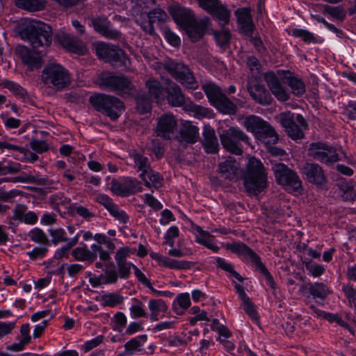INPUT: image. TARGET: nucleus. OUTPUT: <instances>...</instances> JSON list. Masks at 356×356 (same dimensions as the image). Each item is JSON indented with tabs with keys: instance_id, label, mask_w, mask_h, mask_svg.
Segmentation results:
<instances>
[{
	"instance_id": "obj_49",
	"label": "nucleus",
	"mask_w": 356,
	"mask_h": 356,
	"mask_svg": "<svg viewBox=\"0 0 356 356\" xmlns=\"http://www.w3.org/2000/svg\"><path fill=\"white\" fill-rule=\"evenodd\" d=\"M134 304L130 307V314L132 318L147 317V313L141 301L137 298H133Z\"/></svg>"
},
{
	"instance_id": "obj_15",
	"label": "nucleus",
	"mask_w": 356,
	"mask_h": 356,
	"mask_svg": "<svg viewBox=\"0 0 356 356\" xmlns=\"http://www.w3.org/2000/svg\"><path fill=\"white\" fill-rule=\"evenodd\" d=\"M177 127V121L172 113H165L157 118L154 132L163 140L171 139Z\"/></svg>"
},
{
	"instance_id": "obj_52",
	"label": "nucleus",
	"mask_w": 356,
	"mask_h": 356,
	"mask_svg": "<svg viewBox=\"0 0 356 356\" xmlns=\"http://www.w3.org/2000/svg\"><path fill=\"white\" fill-rule=\"evenodd\" d=\"M134 160L135 163V167L136 168L138 171H140V174H145L147 170H150V165L149 163V160L147 157L140 154H134Z\"/></svg>"
},
{
	"instance_id": "obj_2",
	"label": "nucleus",
	"mask_w": 356,
	"mask_h": 356,
	"mask_svg": "<svg viewBox=\"0 0 356 356\" xmlns=\"http://www.w3.org/2000/svg\"><path fill=\"white\" fill-rule=\"evenodd\" d=\"M19 34L22 39L29 42L35 49L48 47L51 44V28L41 21L31 22L21 29Z\"/></svg>"
},
{
	"instance_id": "obj_54",
	"label": "nucleus",
	"mask_w": 356,
	"mask_h": 356,
	"mask_svg": "<svg viewBox=\"0 0 356 356\" xmlns=\"http://www.w3.org/2000/svg\"><path fill=\"white\" fill-rule=\"evenodd\" d=\"M216 265L218 268L222 269L223 270L229 273L233 277H234L236 280L240 282H243V278L234 270L232 264L227 263L225 259L220 257H218L216 259Z\"/></svg>"
},
{
	"instance_id": "obj_46",
	"label": "nucleus",
	"mask_w": 356,
	"mask_h": 356,
	"mask_svg": "<svg viewBox=\"0 0 356 356\" xmlns=\"http://www.w3.org/2000/svg\"><path fill=\"white\" fill-rule=\"evenodd\" d=\"M30 239L37 243L44 245H49V239L46 234L40 228H33L29 233Z\"/></svg>"
},
{
	"instance_id": "obj_21",
	"label": "nucleus",
	"mask_w": 356,
	"mask_h": 356,
	"mask_svg": "<svg viewBox=\"0 0 356 356\" xmlns=\"http://www.w3.org/2000/svg\"><path fill=\"white\" fill-rule=\"evenodd\" d=\"M218 172L222 177L236 181L240 175V165L235 159L229 157L218 164Z\"/></svg>"
},
{
	"instance_id": "obj_53",
	"label": "nucleus",
	"mask_w": 356,
	"mask_h": 356,
	"mask_svg": "<svg viewBox=\"0 0 356 356\" xmlns=\"http://www.w3.org/2000/svg\"><path fill=\"white\" fill-rule=\"evenodd\" d=\"M147 17L154 24L156 22H165L168 19L167 13L160 8L151 10L147 13Z\"/></svg>"
},
{
	"instance_id": "obj_8",
	"label": "nucleus",
	"mask_w": 356,
	"mask_h": 356,
	"mask_svg": "<svg viewBox=\"0 0 356 356\" xmlns=\"http://www.w3.org/2000/svg\"><path fill=\"white\" fill-rule=\"evenodd\" d=\"M202 89L210 104L220 112L225 114H233L236 111V106L216 84L211 82L206 83L202 85Z\"/></svg>"
},
{
	"instance_id": "obj_11",
	"label": "nucleus",
	"mask_w": 356,
	"mask_h": 356,
	"mask_svg": "<svg viewBox=\"0 0 356 356\" xmlns=\"http://www.w3.org/2000/svg\"><path fill=\"white\" fill-rule=\"evenodd\" d=\"M280 120L281 124L290 138L294 140L303 138L302 129H307L308 124L302 115L298 114L296 117V120L299 125L296 124L293 113L291 112L282 113L280 115Z\"/></svg>"
},
{
	"instance_id": "obj_51",
	"label": "nucleus",
	"mask_w": 356,
	"mask_h": 356,
	"mask_svg": "<svg viewBox=\"0 0 356 356\" xmlns=\"http://www.w3.org/2000/svg\"><path fill=\"white\" fill-rule=\"evenodd\" d=\"M113 46L104 42H98L94 44L95 52L99 59H103L106 61Z\"/></svg>"
},
{
	"instance_id": "obj_38",
	"label": "nucleus",
	"mask_w": 356,
	"mask_h": 356,
	"mask_svg": "<svg viewBox=\"0 0 356 356\" xmlns=\"http://www.w3.org/2000/svg\"><path fill=\"white\" fill-rule=\"evenodd\" d=\"M17 7L30 12L40 11L45 8L46 0H15Z\"/></svg>"
},
{
	"instance_id": "obj_42",
	"label": "nucleus",
	"mask_w": 356,
	"mask_h": 356,
	"mask_svg": "<svg viewBox=\"0 0 356 356\" xmlns=\"http://www.w3.org/2000/svg\"><path fill=\"white\" fill-rule=\"evenodd\" d=\"M136 110L140 114L149 113L152 111V101L145 94H138L136 97Z\"/></svg>"
},
{
	"instance_id": "obj_28",
	"label": "nucleus",
	"mask_w": 356,
	"mask_h": 356,
	"mask_svg": "<svg viewBox=\"0 0 356 356\" xmlns=\"http://www.w3.org/2000/svg\"><path fill=\"white\" fill-rule=\"evenodd\" d=\"M234 13L241 31L247 35L251 33L254 25L251 18L250 10L248 8H238Z\"/></svg>"
},
{
	"instance_id": "obj_3",
	"label": "nucleus",
	"mask_w": 356,
	"mask_h": 356,
	"mask_svg": "<svg viewBox=\"0 0 356 356\" xmlns=\"http://www.w3.org/2000/svg\"><path fill=\"white\" fill-rule=\"evenodd\" d=\"M93 83L101 88L115 92L122 96L131 94L134 89L132 82L128 77L107 71L99 73L93 79Z\"/></svg>"
},
{
	"instance_id": "obj_60",
	"label": "nucleus",
	"mask_w": 356,
	"mask_h": 356,
	"mask_svg": "<svg viewBox=\"0 0 356 356\" xmlns=\"http://www.w3.org/2000/svg\"><path fill=\"white\" fill-rule=\"evenodd\" d=\"M134 274L137 278V280L143 284L144 286L147 287L149 290H151L153 293H159L152 286L150 280L147 279L145 275L141 272V270L136 266H134Z\"/></svg>"
},
{
	"instance_id": "obj_32",
	"label": "nucleus",
	"mask_w": 356,
	"mask_h": 356,
	"mask_svg": "<svg viewBox=\"0 0 356 356\" xmlns=\"http://www.w3.org/2000/svg\"><path fill=\"white\" fill-rule=\"evenodd\" d=\"M197 234L195 241L197 243L207 247L214 252L219 250V247L213 242V236L209 232L204 231L200 227L197 226L195 228Z\"/></svg>"
},
{
	"instance_id": "obj_7",
	"label": "nucleus",
	"mask_w": 356,
	"mask_h": 356,
	"mask_svg": "<svg viewBox=\"0 0 356 356\" xmlns=\"http://www.w3.org/2000/svg\"><path fill=\"white\" fill-rule=\"evenodd\" d=\"M227 248L234 253L243 255L245 258L254 265L257 270H259L266 278V284L273 290L276 288V284L268 270L262 263L260 257L251 248L241 242H235L227 245Z\"/></svg>"
},
{
	"instance_id": "obj_4",
	"label": "nucleus",
	"mask_w": 356,
	"mask_h": 356,
	"mask_svg": "<svg viewBox=\"0 0 356 356\" xmlns=\"http://www.w3.org/2000/svg\"><path fill=\"white\" fill-rule=\"evenodd\" d=\"M41 80L45 86L58 91L68 87L71 82L69 72L58 63L47 65L42 70Z\"/></svg>"
},
{
	"instance_id": "obj_20",
	"label": "nucleus",
	"mask_w": 356,
	"mask_h": 356,
	"mask_svg": "<svg viewBox=\"0 0 356 356\" xmlns=\"http://www.w3.org/2000/svg\"><path fill=\"white\" fill-rule=\"evenodd\" d=\"M271 92L280 102H285L289 99V93L284 88L277 76L272 72H268L264 76Z\"/></svg>"
},
{
	"instance_id": "obj_40",
	"label": "nucleus",
	"mask_w": 356,
	"mask_h": 356,
	"mask_svg": "<svg viewBox=\"0 0 356 356\" xmlns=\"http://www.w3.org/2000/svg\"><path fill=\"white\" fill-rule=\"evenodd\" d=\"M210 14L218 21L220 26H224L229 22L230 11L222 3H220Z\"/></svg>"
},
{
	"instance_id": "obj_59",
	"label": "nucleus",
	"mask_w": 356,
	"mask_h": 356,
	"mask_svg": "<svg viewBox=\"0 0 356 356\" xmlns=\"http://www.w3.org/2000/svg\"><path fill=\"white\" fill-rule=\"evenodd\" d=\"M342 290L347 298L349 305L356 311V289L352 285H343Z\"/></svg>"
},
{
	"instance_id": "obj_63",
	"label": "nucleus",
	"mask_w": 356,
	"mask_h": 356,
	"mask_svg": "<svg viewBox=\"0 0 356 356\" xmlns=\"http://www.w3.org/2000/svg\"><path fill=\"white\" fill-rule=\"evenodd\" d=\"M179 236V229L176 226L170 227L164 236V243L170 245V247L174 246V238Z\"/></svg>"
},
{
	"instance_id": "obj_29",
	"label": "nucleus",
	"mask_w": 356,
	"mask_h": 356,
	"mask_svg": "<svg viewBox=\"0 0 356 356\" xmlns=\"http://www.w3.org/2000/svg\"><path fill=\"white\" fill-rule=\"evenodd\" d=\"M203 146L207 153L215 154L219 148V143L215 131L210 127H204L203 131Z\"/></svg>"
},
{
	"instance_id": "obj_41",
	"label": "nucleus",
	"mask_w": 356,
	"mask_h": 356,
	"mask_svg": "<svg viewBox=\"0 0 356 356\" xmlns=\"http://www.w3.org/2000/svg\"><path fill=\"white\" fill-rule=\"evenodd\" d=\"M191 305L190 296L188 293L179 294L173 302V309L176 314L181 315Z\"/></svg>"
},
{
	"instance_id": "obj_31",
	"label": "nucleus",
	"mask_w": 356,
	"mask_h": 356,
	"mask_svg": "<svg viewBox=\"0 0 356 356\" xmlns=\"http://www.w3.org/2000/svg\"><path fill=\"white\" fill-rule=\"evenodd\" d=\"M93 26L95 30L99 33L106 38L111 40H117L121 37V33L113 29L110 22L106 20H95L93 21Z\"/></svg>"
},
{
	"instance_id": "obj_17",
	"label": "nucleus",
	"mask_w": 356,
	"mask_h": 356,
	"mask_svg": "<svg viewBox=\"0 0 356 356\" xmlns=\"http://www.w3.org/2000/svg\"><path fill=\"white\" fill-rule=\"evenodd\" d=\"M301 171L306 179L312 184L322 186L326 181L323 168L316 163H306L302 165Z\"/></svg>"
},
{
	"instance_id": "obj_33",
	"label": "nucleus",
	"mask_w": 356,
	"mask_h": 356,
	"mask_svg": "<svg viewBox=\"0 0 356 356\" xmlns=\"http://www.w3.org/2000/svg\"><path fill=\"white\" fill-rule=\"evenodd\" d=\"M106 62L116 67H127L129 58L123 49L114 45Z\"/></svg>"
},
{
	"instance_id": "obj_6",
	"label": "nucleus",
	"mask_w": 356,
	"mask_h": 356,
	"mask_svg": "<svg viewBox=\"0 0 356 356\" xmlns=\"http://www.w3.org/2000/svg\"><path fill=\"white\" fill-rule=\"evenodd\" d=\"M90 104L112 120H116L124 111V103L118 98L104 94H96L90 97Z\"/></svg>"
},
{
	"instance_id": "obj_10",
	"label": "nucleus",
	"mask_w": 356,
	"mask_h": 356,
	"mask_svg": "<svg viewBox=\"0 0 356 356\" xmlns=\"http://www.w3.org/2000/svg\"><path fill=\"white\" fill-rule=\"evenodd\" d=\"M163 68L172 78L184 85L186 88L195 89L198 85L193 72L188 67L181 62L168 59L163 63Z\"/></svg>"
},
{
	"instance_id": "obj_23",
	"label": "nucleus",
	"mask_w": 356,
	"mask_h": 356,
	"mask_svg": "<svg viewBox=\"0 0 356 356\" xmlns=\"http://www.w3.org/2000/svg\"><path fill=\"white\" fill-rule=\"evenodd\" d=\"M166 100L174 107H181L185 102V95L181 88L175 82L170 81L165 88Z\"/></svg>"
},
{
	"instance_id": "obj_26",
	"label": "nucleus",
	"mask_w": 356,
	"mask_h": 356,
	"mask_svg": "<svg viewBox=\"0 0 356 356\" xmlns=\"http://www.w3.org/2000/svg\"><path fill=\"white\" fill-rule=\"evenodd\" d=\"M18 52L23 63L27 65L30 70L33 71L41 67L42 59L38 54L25 47L19 49Z\"/></svg>"
},
{
	"instance_id": "obj_35",
	"label": "nucleus",
	"mask_w": 356,
	"mask_h": 356,
	"mask_svg": "<svg viewBox=\"0 0 356 356\" xmlns=\"http://www.w3.org/2000/svg\"><path fill=\"white\" fill-rule=\"evenodd\" d=\"M256 138L268 146L277 143L279 140V136L276 131L268 122L256 136Z\"/></svg>"
},
{
	"instance_id": "obj_62",
	"label": "nucleus",
	"mask_w": 356,
	"mask_h": 356,
	"mask_svg": "<svg viewBox=\"0 0 356 356\" xmlns=\"http://www.w3.org/2000/svg\"><path fill=\"white\" fill-rule=\"evenodd\" d=\"M109 213L118 221L127 223L129 219V216L115 204L108 211Z\"/></svg>"
},
{
	"instance_id": "obj_34",
	"label": "nucleus",
	"mask_w": 356,
	"mask_h": 356,
	"mask_svg": "<svg viewBox=\"0 0 356 356\" xmlns=\"http://www.w3.org/2000/svg\"><path fill=\"white\" fill-rule=\"evenodd\" d=\"M148 307L150 311V319L152 321H157L168 310V306L162 299H150L148 302Z\"/></svg>"
},
{
	"instance_id": "obj_37",
	"label": "nucleus",
	"mask_w": 356,
	"mask_h": 356,
	"mask_svg": "<svg viewBox=\"0 0 356 356\" xmlns=\"http://www.w3.org/2000/svg\"><path fill=\"white\" fill-rule=\"evenodd\" d=\"M308 290L313 298H319L325 300L330 294L332 290L323 282H315L308 284Z\"/></svg>"
},
{
	"instance_id": "obj_47",
	"label": "nucleus",
	"mask_w": 356,
	"mask_h": 356,
	"mask_svg": "<svg viewBox=\"0 0 356 356\" xmlns=\"http://www.w3.org/2000/svg\"><path fill=\"white\" fill-rule=\"evenodd\" d=\"M2 86L5 88L13 92L17 97L19 98L24 99L27 96V92L26 90L14 81L10 80H4L2 82Z\"/></svg>"
},
{
	"instance_id": "obj_18",
	"label": "nucleus",
	"mask_w": 356,
	"mask_h": 356,
	"mask_svg": "<svg viewBox=\"0 0 356 356\" xmlns=\"http://www.w3.org/2000/svg\"><path fill=\"white\" fill-rule=\"evenodd\" d=\"M168 12L177 25L184 28L195 17L191 9L175 3L169 6Z\"/></svg>"
},
{
	"instance_id": "obj_13",
	"label": "nucleus",
	"mask_w": 356,
	"mask_h": 356,
	"mask_svg": "<svg viewBox=\"0 0 356 356\" xmlns=\"http://www.w3.org/2000/svg\"><path fill=\"white\" fill-rule=\"evenodd\" d=\"M111 191L120 197H127L143 190L142 184L136 178L124 177L121 181L113 179L111 182Z\"/></svg>"
},
{
	"instance_id": "obj_50",
	"label": "nucleus",
	"mask_w": 356,
	"mask_h": 356,
	"mask_svg": "<svg viewBox=\"0 0 356 356\" xmlns=\"http://www.w3.org/2000/svg\"><path fill=\"white\" fill-rule=\"evenodd\" d=\"M323 13L330 15L332 17L339 21H343L346 16L345 10L341 6L325 5L323 8Z\"/></svg>"
},
{
	"instance_id": "obj_5",
	"label": "nucleus",
	"mask_w": 356,
	"mask_h": 356,
	"mask_svg": "<svg viewBox=\"0 0 356 356\" xmlns=\"http://www.w3.org/2000/svg\"><path fill=\"white\" fill-rule=\"evenodd\" d=\"M118 270L115 268L113 263H111V268H109L108 266L104 273L99 275L95 276L93 278L90 277V284L93 286H97L102 284H113L117 283L119 278L127 280L130 277L131 273V268L134 269V264L131 262L125 263H116Z\"/></svg>"
},
{
	"instance_id": "obj_57",
	"label": "nucleus",
	"mask_w": 356,
	"mask_h": 356,
	"mask_svg": "<svg viewBox=\"0 0 356 356\" xmlns=\"http://www.w3.org/2000/svg\"><path fill=\"white\" fill-rule=\"evenodd\" d=\"M292 35L296 38H300L306 43H316V38L314 34L307 30L296 29L292 31Z\"/></svg>"
},
{
	"instance_id": "obj_30",
	"label": "nucleus",
	"mask_w": 356,
	"mask_h": 356,
	"mask_svg": "<svg viewBox=\"0 0 356 356\" xmlns=\"http://www.w3.org/2000/svg\"><path fill=\"white\" fill-rule=\"evenodd\" d=\"M145 87L148 90V95L153 98L158 104L164 101L165 88L161 86V83L154 78H149L145 82Z\"/></svg>"
},
{
	"instance_id": "obj_22",
	"label": "nucleus",
	"mask_w": 356,
	"mask_h": 356,
	"mask_svg": "<svg viewBox=\"0 0 356 356\" xmlns=\"http://www.w3.org/2000/svg\"><path fill=\"white\" fill-rule=\"evenodd\" d=\"M58 40L63 47L69 51L83 54L86 51V46L83 42L70 34L60 33L58 35Z\"/></svg>"
},
{
	"instance_id": "obj_61",
	"label": "nucleus",
	"mask_w": 356,
	"mask_h": 356,
	"mask_svg": "<svg viewBox=\"0 0 356 356\" xmlns=\"http://www.w3.org/2000/svg\"><path fill=\"white\" fill-rule=\"evenodd\" d=\"M48 252L47 245H41L34 248L31 251L27 252V255L32 260L42 259L45 257Z\"/></svg>"
},
{
	"instance_id": "obj_58",
	"label": "nucleus",
	"mask_w": 356,
	"mask_h": 356,
	"mask_svg": "<svg viewBox=\"0 0 356 356\" xmlns=\"http://www.w3.org/2000/svg\"><path fill=\"white\" fill-rule=\"evenodd\" d=\"M242 301V307L245 313L254 321H257L259 319L258 314L255 309L254 304L252 302L249 297L245 298V299L241 300Z\"/></svg>"
},
{
	"instance_id": "obj_25",
	"label": "nucleus",
	"mask_w": 356,
	"mask_h": 356,
	"mask_svg": "<svg viewBox=\"0 0 356 356\" xmlns=\"http://www.w3.org/2000/svg\"><path fill=\"white\" fill-rule=\"evenodd\" d=\"M147 341L146 334H141L131 339L125 343L124 351L120 356H131L136 353L144 351V345Z\"/></svg>"
},
{
	"instance_id": "obj_44",
	"label": "nucleus",
	"mask_w": 356,
	"mask_h": 356,
	"mask_svg": "<svg viewBox=\"0 0 356 356\" xmlns=\"http://www.w3.org/2000/svg\"><path fill=\"white\" fill-rule=\"evenodd\" d=\"M21 165L11 161H0V176H5L8 174H15L19 172Z\"/></svg>"
},
{
	"instance_id": "obj_36",
	"label": "nucleus",
	"mask_w": 356,
	"mask_h": 356,
	"mask_svg": "<svg viewBox=\"0 0 356 356\" xmlns=\"http://www.w3.org/2000/svg\"><path fill=\"white\" fill-rule=\"evenodd\" d=\"M140 177L143 180L145 186L155 189L161 188L163 184V177L153 170H147L145 174H140Z\"/></svg>"
},
{
	"instance_id": "obj_14",
	"label": "nucleus",
	"mask_w": 356,
	"mask_h": 356,
	"mask_svg": "<svg viewBox=\"0 0 356 356\" xmlns=\"http://www.w3.org/2000/svg\"><path fill=\"white\" fill-rule=\"evenodd\" d=\"M309 155L314 159L326 164L337 162L339 159L336 149L323 143L311 144Z\"/></svg>"
},
{
	"instance_id": "obj_19",
	"label": "nucleus",
	"mask_w": 356,
	"mask_h": 356,
	"mask_svg": "<svg viewBox=\"0 0 356 356\" xmlns=\"http://www.w3.org/2000/svg\"><path fill=\"white\" fill-rule=\"evenodd\" d=\"M248 91L252 98L261 105H270L273 98L265 86L257 81H251L248 83Z\"/></svg>"
},
{
	"instance_id": "obj_12",
	"label": "nucleus",
	"mask_w": 356,
	"mask_h": 356,
	"mask_svg": "<svg viewBox=\"0 0 356 356\" xmlns=\"http://www.w3.org/2000/svg\"><path fill=\"white\" fill-rule=\"evenodd\" d=\"M273 171L277 182L285 186L292 191H299L302 188V181L296 172L283 163L273 165Z\"/></svg>"
},
{
	"instance_id": "obj_9",
	"label": "nucleus",
	"mask_w": 356,
	"mask_h": 356,
	"mask_svg": "<svg viewBox=\"0 0 356 356\" xmlns=\"http://www.w3.org/2000/svg\"><path fill=\"white\" fill-rule=\"evenodd\" d=\"M221 144L227 152L235 155H242V143L250 145V138L238 127H231L220 135Z\"/></svg>"
},
{
	"instance_id": "obj_43",
	"label": "nucleus",
	"mask_w": 356,
	"mask_h": 356,
	"mask_svg": "<svg viewBox=\"0 0 356 356\" xmlns=\"http://www.w3.org/2000/svg\"><path fill=\"white\" fill-rule=\"evenodd\" d=\"M286 82L293 95L301 96L305 92V85L301 79L296 76H289L286 78Z\"/></svg>"
},
{
	"instance_id": "obj_48",
	"label": "nucleus",
	"mask_w": 356,
	"mask_h": 356,
	"mask_svg": "<svg viewBox=\"0 0 356 356\" xmlns=\"http://www.w3.org/2000/svg\"><path fill=\"white\" fill-rule=\"evenodd\" d=\"M214 39L220 47H222L229 43L231 33L227 29H222L220 31H213Z\"/></svg>"
},
{
	"instance_id": "obj_45",
	"label": "nucleus",
	"mask_w": 356,
	"mask_h": 356,
	"mask_svg": "<svg viewBox=\"0 0 356 356\" xmlns=\"http://www.w3.org/2000/svg\"><path fill=\"white\" fill-rule=\"evenodd\" d=\"M79 237V234H76L74 238L70 239L66 245H63L61 248L56 251L54 257L57 259H60L64 257L67 258L72 248L78 243Z\"/></svg>"
},
{
	"instance_id": "obj_39",
	"label": "nucleus",
	"mask_w": 356,
	"mask_h": 356,
	"mask_svg": "<svg viewBox=\"0 0 356 356\" xmlns=\"http://www.w3.org/2000/svg\"><path fill=\"white\" fill-rule=\"evenodd\" d=\"M243 124L248 131L254 134L256 136L266 124V122L258 116L250 115L245 118Z\"/></svg>"
},
{
	"instance_id": "obj_24",
	"label": "nucleus",
	"mask_w": 356,
	"mask_h": 356,
	"mask_svg": "<svg viewBox=\"0 0 356 356\" xmlns=\"http://www.w3.org/2000/svg\"><path fill=\"white\" fill-rule=\"evenodd\" d=\"M199 138V129L192 124L191 122H186L181 124L177 138L180 142L195 143Z\"/></svg>"
},
{
	"instance_id": "obj_56",
	"label": "nucleus",
	"mask_w": 356,
	"mask_h": 356,
	"mask_svg": "<svg viewBox=\"0 0 356 356\" xmlns=\"http://www.w3.org/2000/svg\"><path fill=\"white\" fill-rule=\"evenodd\" d=\"M102 300L106 306L113 307L121 304L124 300V298L118 293H110L104 295Z\"/></svg>"
},
{
	"instance_id": "obj_27",
	"label": "nucleus",
	"mask_w": 356,
	"mask_h": 356,
	"mask_svg": "<svg viewBox=\"0 0 356 356\" xmlns=\"http://www.w3.org/2000/svg\"><path fill=\"white\" fill-rule=\"evenodd\" d=\"M149 256L152 259L156 260L159 265L170 269H186L190 267L189 262L186 261L172 259L156 252H151Z\"/></svg>"
},
{
	"instance_id": "obj_55",
	"label": "nucleus",
	"mask_w": 356,
	"mask_h": 356,
	"mask_svg": "<svg viewBox=\"0 0 356 356\" xmlns=\"http://www.w3.org/2000/svg\"><path fill=\"white\" fill-rule=\"evenodd\" d=\"M304 264L309 274L314 277L321 276L325 271V267L321 264H317L312 261H305Z\"/></svg>"
},
{
	"instance_id": "obj_64",
	"label": "nucleus",
	"mask_w": 356,
	"mask_h": 356,
	"mask_svg": "<svg viewBox=\"0 0 356 356\" xmlns=\"http://www.w3.org/2000/svg\"><path fill=\"white\" fill-rule=\"evenodd\" d=\"M112 321L115 323V329L121 332L125 327L127 319L124 313L118 312L114 315Z\"/></svg>"
},
{
	"instance_id": "obj_16",
	"label": "nucleus",
	"mask_w": 356,
	"mask_h": 356,
	"mask_svg": "<svg viewBox=\"0 0 356 356\" xmlns=\"http://www.w3.org/2000/svg\"><path fill=\"white\" fill-rule=\"evenodd\" d=\"M210 24V19L208 17L200 19H196L195 17L184 29L190 39L193 42H196L204 36Z\"/></svg>"
},
{
	"instance_id": "obj_1",
	"label": "nucleus",
	"mask_w": 356,
	"mask_h": 356,
	"mask_svg": "<svg viewBox=\"0 0 356 356\" xmlns=\"http://www.w3.org/2000/svg\"><path fill=\"white\" fill-rule=\"evenodd\" d=\"M267 174L262 163L252 157L243 175V185L250 195H257L267 187Z\"/></svg>"
}]
</instances>
